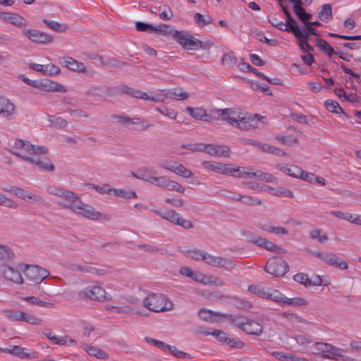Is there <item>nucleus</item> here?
Listing matches in <instances>:
<instances>
[{
  "label": "nucleus",
  "mask_w": 361,
  "mask_h": 361,
  "mask_svg": "<svg viewBox=\"0 0 361 361\" xmlns=\"http://www.w3.org/2000/svg\"><path fill=\"white\" fill-rule=\"evenodd\" d=\"M276 167L283 173L294 178H298V176L301 175L300 173H302V169L295 165L278 164Z\"/></svg>",
  "instance_id": "34"
},
{
  "label": "nucleus",
  "mask_w": 361,
  "mask_h": 361,
  "mask_svg": "<svg viewBox=\"0 0 361 361\" xmlns=\"http://www.w3.org/2000/svg\"><path fill=\"white\" fill-rule=\"evenodd\" d=\"M65 66L73 71H77L80 73H86V68L85 65L82 62H79L72 57H66L63 59Z\"/></svg>",
  "instance_id": "30"
},
{
  "label": "nucleus",
  "mask_w": 361,
  "mask_h": 361,
  "mask_svg": "<svg viewBox=\"0 0 361 361\" xmlns=\"http://www.w3.org/2000/svg\"><path fill=\"white\" fill-rule=\"evenodd\" d=\"M245 236L247 238L248 242L253 243L254 245H257L259 246L262 245V242L260 240H263L264 238L261 237L252 232L246 231L244 233Z\"/></svg>",
  "instance_id": "59"
},
{
  "label": "nucleus",
  "mask_w": 361,
  "mask_h": 361,
  "mask_svg": "<svg viewBox=\"0 0 361 361\" xmlns=\"http://www.w3.org/2000/svg\"><path fill=\"white\" fill-rule=\"evenodd\" d=\"M186 111L195 119L211 122L212 120V116L207 113V111L201 107H190L186 108Z\"/></svg>",
  "instance_id": "22"
},
{
  "label": "nucleus",
  "mask_w": 361,
  "mask_h": 361,
  "mask_svg": "<svg viewBox=\"0 0 361 361\" xmlns=\"http://www.w3.org/2000/svg\"><path fill=\"white\" fill-rule=\"evenodd\" d=\"M221 119L233 127L241 130H247L250 128H256L258 121L263 117L257 114L255 115L244 114L240 108H226L215 109Z\"/></svg>",
  "instance_id": "1"
},
{
  "label": "nucleus",
  "mask_w": 361,
  "mask_h": 361,
  "mask_svg": "<svg viewBox=\"0 0 361 361\" xmlns=\"http://www.w3.org/2000/svg\"><path fill=\"white\" fill-rule=\"evenodd\" d=\"M15 115V105L8 99L0 97V116L11 120Z\"/></svg>",
  "instance_id": "17"
},
{
  "label": "nucleus",
  "mask_w": 361,
  "mask_h": 361,
  "mask_svg": "<svg viewBox=\"0 0 361 361\" xmlns=\"http://www.w3.org/2000/svg\"><path fill=\"white\" fill-rule=\"evenodd\" d=\"M283 13L286 17V23L284 24L285 31L293 33L299 27L296 20L291 16L287 8H283Z\"/></svg>",
  "instance_id": "33"
},
{
  "label": "nucleus",
  "mask_w": 361,
  "mask_h": 361,
  "mask_svg": "<svg viewBox=\"0 0 361 361\" xmlns=\"http://www.w3.org/2000/svg\"><path fill=\"white\" fill-rule=\"evenodd\" d=\"M106 291L99 286H88L78 293V296L81 299L100 301L106 298Z\"/></svg>",
  "instance_id": "9"
},
{
  "label": "nucleus",
  "mask_w": 361,
  "mask_h": 361,
  "mask_svg": "<svg viewBox=\"0 0 361 361\" xmlns=\"http://www.w3.org/2000/svg\"><path fill=\"white\" fill-rule=\"evenodd\" d=\"M236 201H239L243 202V204L248 205V206H255V205H261L262 201L261 200L254 197L250 195H245L240 194V195H238L235 197Z\"/></svg>",
  "instance_id": "37"
},
{
  "label": "nucleus",
  "mask_w": 361,
  "mask_h": 361,
  "mask_svg": "<svg viewBox=\"0 0 361 361\" xmlns=\"http://www.w3.org/2000/svg\"><path fill=\"white\" fill-rule=\"evenodd\" d=\"M21 269L27 281L40 283L49 276V271L37 265L23 264Z\"/></svg>",
  "instance_id": "5"
},
{
  "label": "nucleus",
  "mask_w": 361,
  "mask_h": 361,
  "mask_svg": "<svg viewBox=\"0 0 361 361\" xmlns=\"http://www.w3.org/2000/svg\"><path fill=\"white\" fill-rule=\"evenodd\" d=\"M255 177L259 180H264L268 183H274L277 178L271 173H264L260 171L252 173V178Z\"/></svg>",
  "instance_id": "43"
},
{
  "label": "nucleus",
  "mask_w": 361,
  "mask_h": 361,
  "mask_svg": "<svg viewBox=\"0 0 361 361\" xmlns=\"http://www.w3.org/2000/svg\"><path fill=\"white\" fill-rule=\"evenodd\" d=\"M5 317L14 322L22 321L24 312L18 310H8L4 312Z\"/></svg>",
  "instance_id": "42"
},
{
  "label": "nucleus",
  "mask_w": 361,
  "mask_h": 361,
  "mask_svg": "<svg viewBox=\"0 0 361 361\" xmlns=\"http://www.w3.org/2000/svg\"><path fill=\"white\" fill-rule=\"evenodd\" d=\"M23 34L30 40L39 44H48L53 41L51 36L36 30H23Z\"/></svg>",
  "instance_id": "15"
},
{
  "label": "nucleus",
  "mask_w": 361,
  "mask_h": 361,
  "mask_svg": "<svg viewBox=\"0 0 361 361\" xmlns=\"http://www.w3.org/2000/svg\"><path fill=\"white\" fill-rule=\"evenodd\" d=\"M194 20L200 26H204L208 24H210L213 20L211 17H204L203 15L199 13H196L195 14Z\"/></svg>",
  "instance_id": "61"
},
{
  "label": "nucleus",
  "mask_w": 361,
  "mask_h": 361,
  "mask_svg": "<svg viewBox=\"0 0 361 361\" xmlns=\"http://www.w3.org/2000/svg\"><path fill=\"white\" fill-rule=\"evenodd\" d=\"M113 94V89L107 86H94L88 88L85 95L89 97H111Z\"/></svg>",
  "instance_id": "19"
},
{
  "label": "nucleus",
  "mask_w": 361,
  "mask_h": 361,
  "mask_svg": "<svg viewBox=\"0 0 361 361\" xmlns=\"http://www.w3.org/2000/svg\"><path fill=\"white\" fill-rule=\"evenodd\" d=\"M180 251L185 253L188 257H190L197 261L206 262V258L207 257L208 253L202 250L197 248L190 249L188 247H183L181 248Z\"/></svg>",
  "instance_id": "27"
},
{
  "label": "nucleus",
  "mask_w": 361,
  "mask_h": 361,
  "mask_svg": "<svg viewBox=\"0 0 361 361\" xmlns=\"http://www.w3.org/2000/svg\"><path fill=\"white\" fill-rule=\"evenodd\" d=\"M238 67L243 70L244 68H246L247 71L251 72L258 76L260 78H266V75L263 74L262 73L258 71L256 68H253L251 65H250L248 63L242 62L238 64Z\"/></svg>",
  "instance_id": "62"
},
{
  "label": "nucleus",
  "mask_w": 361,
  "mask_h": 361,
  "mask_svg": "<svg viewBox=\"0 0 361 361\" xmlns=\"http://www.w3.org/2000/svg\"><path fill=\"white\" fill-rule=\"evenodd\" d=\"M242 331L247 334L260 336L263 333V326L255 320L248 319Z\"/></svg>",
  "instance_id": "23"
},
{
  "label": "nucleus",
  "mask_w": 361,
  "mask_h": 361,
  "mask_svg": "<svg viewBox=\"0 0 361 361\" xmlns=\"http://www.w3.org/2000/svg\"><path fill=\"white\" fill-rule=\"evenodd\" d=\"M166 189L169 190H175L176 192H178L180 193H184L185 192V188L184 187L180 185V183H177L176 181L175 180H171L169 178L168 181H167V183H166Z\"/></svg>",
  "instance_id": "57"
},
{
  "label": "nucleus",
  "mask_w": 361,
  "mask_h": 361,
  "mask_svg": "<svg viewBox=\"0 0 361 361\" xmlns=\"http://www.w3.org/2000/svg\"><path fill=\"white\" fill-rule=\"evenodd\" d=\"M205 263L217 268L224 269L228 271H231L236 267L235 261L219 256H214L209 253L207 255V257L206 258Z\"/></svg>",
  "instance_id": "11"
},
{
  "label": "nucleus",
  "mask_w": 361,
  "mask_h": 361,
  "mask_svg": "<svg viewBox=\"0 0 361 361\" xmlns=\"http://www.w3.org/2000/svg\"><path fill=\"white\" fill-rule=\"evenodd\" d=\"M0 351L11 354L21 359H35L37 353L20 345H13L11 348H0Z\"/></svg>",
  "instance_id": "14"
},
{
  "label": "nucleus",
  "mask_w": 361,
  "mask_h": 361,
  "mask_svg": "<svg viewBox=\"0 0 361 361\" xmlns=\"http://www.w3.org/2000/svg\"><path fill=\"white\" fill-rule=\"evenodd\" d=\"M324 106H325L326 109L330 112L336 113V114L341 113V114H344L345 116H348V114L343 110L341 106L339 105V104L336 101H334V100H331V99L326 100L324 102Z\"/></svg>",
  "instance_id": "38"
},
{
  "label": "nucleus",
  "mask_w": 361,
  "mask_h": 361,
  "mask_svg": "<svg viewBox=\"0 0 361 361\" xmlns=\"http://www.w3.org/2000/svg\"><path fill=\"white\" fill-rule=\"evenodd\" d=\"M237 63V59L234 53L231 51L224 54L221 59V64L227 65L228 66H233Z\"/></svg>",
  "instance_id": "54"
},
{
  "label": "nucleus",
  "mask_w": 361,
  "mask_h": 361,
  "mask_svg": "<svg viewBox=\"0 0 361 361\" xmlns=\"http://www.w3.org/2000/svg\"><path fill=\"white\" fill-rule=\"evenodd\" d=\"M42 90L46 92H66V88L61 84L51 80H44L39 84Z\"/></svg>",
  "instance_id": "29"
},
{
  "label": "nucleus",
  "mask_w": 361,
  "mask_h": 361,
  "mask_svg": "<svg viewBox=\"0 0 361 361\" xmlns=\"http://www.w3.org/2000/svg\"><path fill=\"white\" fill-rule=\"evenodd\" d=\"M68 269L72 271H77L82 273L94 274L97 275L104 274L105 271L103 269H98L95 267L89 265H80L75 264H69Z\"/></svg>",
  "instance_id": "28"
},
{
  "label": "nucleus",
  "mask_w": 361,
  "mask_h": 361,
  "mask_svg": "<svg viewBox=\"0 0 361 361\" xmlns=\"http://www.w3.org/2000/svg\"><path fill=\"white\" fill-rule=\"evenodd\" d=\"M83 349L91 356H94L99 359H107L108 354L103 350L99 349L95 346H90L87 345H83Z\"/></svg>",
  "instance_id": "35"
},
{
  "label": "nucleus",
  "mask_w": 361,
  "mask_h": 361,
  "mask_svg": "<svg viewBox=\"0 0 361 361\" xmlns=\"http://www.w3.org/2000/svg\"><path fill=\"white\" fill-rule=\"evenodd\" d=\"M252 35L257 37L260 42L266 43L267 45L271 47H276L278 45L279 42L275 39H268L264 35V34L258 30H251Z\"/></svg>",
  "instance_id": "41"
},
{
  "label": "nucleus",
  "mask_w": 361,
  "mask_h": 361,
  "mask_svg": "<svg viewBox=\"0 0 361 361\" xmlns=\"http://www.w3.org/2000/svg\"><path fill=\"white\" fill-rule=\"evenodd\" d=\"M258 227L262 230L274 234H288V231L283 227H276L271 225L269 221L260 222Z\"/></svg>",
  "instance_id": "32"
},
{
  "label": "nucleus",
  "mask_w": 361,
  "mask_h": 361,
  "mask_svg": "<svg viewBox=\"0 0 361 361\" xmlns=\"http://www.w3.org/2000/svg\"><path fill=\"white\" fill-rule=\"evenodd\" d=\"M14 258V253L7 245H0V260L3 262H9Z\"/></svg>",
  "instance_id": "40"
},
{
  "label": "nucleus",
  "mask_w": 361,
  "mask_h": 361,
  "mask_svg": "<svg viewBox=\"0 0 361 361\" xmlns=\"http://www.w3.org/2000/svg\"><path fill=\"white\" fill-rule=\"evenodd\" d=\"M153 212L161 218L169 221L174 225L180 226L183 228H192L194 226L193 224L190 220L183 219L175 210L166 209L162 212L160 210L154 209Z\"/></svg>",
  "instance_id": "6"
},
{
  "label": "nucleus",
  "mask_w": 361,
  "mask_h": 361,
  "mask_svg": "<svg viewBox=\"0 0 361 361\" xmlns=\"http://www.w3.org/2000/svg\"><path fill=\"white\" fill-rule=\"evenodd\" d=\"M0 273L8 281H11L17 284L23 283V280L18 270L14 269L9 266L3 264L0 266Z\"/></svg>",
  "instance_id": "18"
},
{
  "label": "nucleus",
  "mask_w": 361,
  "mask_h": 361,
  "mask_svg": "<svg viewBox=\"0 0 361 361\" xmlns=\"http://www.w3.org/2000/svg\"><path fill=\"white\" fill-rule=\"evenodd\" d=\"M49 121L50 125L56 128H63L66 127L68 122L66 119L62 117L56 116H49Z\"/></svg>",
  "instance_id": "45"
},
{
  "label": "nucleus",
  "mask_w": 361,
  "mask_h": 361,
  "mask_svg": "<svg viewBox=\"0 0 361 361\" xmlns=\"http://www.w3.org/2000/svg\"><path fill=\"white\" fill-rule=\"evenodd\" d=\"M332 16V6L329 4H324L322 6V10L319 13V18L322 20H328Z\"/></svg>",
  "instance_id": "52"
},
{
  "label": "nucleus",
  "mask_w": 361,
  "mask_h": 361,
  "mask_svg": "<svg viewBox=\"0 0 361 361\" xmlns=\"http://www.w3.org/2000/svg\"><path fill=\"white\" fill-rule=\"evenodd\" d=\"M284 296L280 291L278 290L268 289V295H267L266 298L270 299L276 302L283 303L285 301Z\"/></svg>",
  "instance_id": "44"
},
{
  "label": "nucleus",
  "mask_w": 361,
  "mask_h": 361,
  "mask_svg": "<svg viewBox=\"0 0 361 361\" xmlns=\"http://www.w3.org/2000/svg\"><path fill=\"white\" fill-rule=\"evenodd\" d=\"M71 210L85 218L93 220L98 219L102 216L100 212H96L92 206L83 203L80 199Z\"/></svg>",
  "instance_id": "12"
},
{
  "label": "nucleus",
  "mask_w": 361,
  "mask_h": 361,
  "mask_svg": "<svg viewBox=\"0 0 361 361\" xmlns=\"http://www.w3.org/2000/svg\"><path fill=\"white\" fill-rule=\"evenodd\" d=\"M262 151L264 152L269 153L271 154H276L278 156H285L286 154L278 147L270 146L268 144L264 143L262 145Z\"/></svg>",
  "instance_id": "55"
},
{
  "label": "nucleus",
  "mask_w": 361,
  "mask_h": 361,
  "mask_svg": "<svg viewBox=\"0 0 361 361\" xmlns=\"http://www.w3.org/2000/svg\"><path fill=\"white\" fill-rule=\"evenodd\" d=\"M173 173L181 176L183 178H188L193 176L192 172L186 169L183 164H178L177 166H176V169H174Z\"/></svg>",
  "instance_id": "56"
},
{
  "label": "nucleus",
  "mask_w": 361,
  "mask_h": 361,
  "mask_svg": "<svg viewBox=\"0 0 361 361\" xmlns=\"http://www.w3.org/2000/svg\"><path fill=\"white\" fill-rule=\"evenodd\" d=\"M173 37L185 49L197 50L202 46L201 40L195 38L188 32L175 30Z\"/></svg>",
  "instance_id": "7"
},
{
  "label": "nucleus",
  "mask_w": 361,
  "mask_h": 361,
  "mask_svg": "<svg viewBox=\"0 0 361 361\" xmlns=\"http://www.w3.org/2000/svg\"><path fill=\"white\" fill-rule=\"evenodd\" d=\"M127 65L128 63L125 61H119L115 58H109L104 61L103 66H106L111 68H119Z\"/></svg>",
  "instance_id": "51"
},
{
  "label": "nucleus",
  "mask_w": 361,
  "mask_h": 361,
  "mask_svg": "<svg viewBox=\"0 0 361 361\" xmlns=\"http://www.w3.org/2000/svg\"><path fill=\"white\" fill-rule=\"evenodd\" d=\"M293 280L299 283L304 284L306 287L312 286V280L304 273H299L293 276Z\"/></svg>",
  "instance_id": "60"
},
{
  "label": "nucleus",
  "mask_w": 361,
  "mask_h": 361,
  "mask_svg": "<svg viewBox=\"0 0 361 361\" xmlns=\"http://www.w3.org/2000/svg\"><path fill=\"white\" fill-rule=\"evenodd\" d=\"M142 305L154 312L171 310L173 302L162 293H149L142 301Z\"/></svg>",
  "instance_id": "2"
},
{
  "label": "nucleus",
  "mask_w": 361,
  "mask_h": 361,
  "mask_svg": "<svg viewBox=\"0 0 361 361\" xmlns=\"http://www.w3.org/2000/svg\"><path fill=\"white\" fill-rule=\"evenodd\" d=\"M313 255L317 258L325 262L329 265L335 266L341 269L345 270L348 268V264L339 258L336 254L326 252H316Z\"/></svg>",
  "instance_id": "10"
},
{
  "label": "nucleus",
  "mask_w": 361,
  "mask_h": 361,
  "mask_svg": "<svg viewBox=\"0 0 361 361\" xmlns=\"http://www.w3.org/2000/svg\"><path fill=\"white\" fill-rule=\"evenodd\" d=\"M63 201L58 202V204L63 207V208L71 209L72 207L78 202L80 197L77 193L73 191L66 190H63L62 193L59 196Z\"/></svg>",
  "instance_id": "16"
},
{
  "label": "nucleus",
  "mask_w": 361,
  "mask_h": 361,
  "mask_svg": "<svg viewBox=\"0 0 361 361\" xmlns=\"http://www.w3.org/2000/svg\"><path fill=\"white\" fill-rule=\"evenodd\" d=\"M112 89L113 92H115L116 93H123L133 98L140 99L142 96H146L145 92H142V91L137 89L131 88L128 85L123 84L120 85L116 87L115 88Z\"/></svg>",
  "instance_id": "24"
},
{
  "label": "nucleus",
  "mask_w": 361,
  "mask_h": 361,
  "mask_svg": "<svg viewBox=\"0 0 361 361\" xmlns=\"http://www.w3.org/2000/svg\"><path fill=\"white\" fill-rule=\"evenodd\" d=\"M3 20L6 21L18 27L25 26L27 25L26 20L16 13L4 12L1 14Z\"/></svg>",
  "instance_id": "20"
},
{
  "label": "nucleus",
  "mask_w": 361,
  "mask_h": 361,
  "mask_svg": "<svg viewBox=\"0 0 361 361\" xmlns=\"http://www.w3.org/2000/svg\"><path fill=\"white\" fill-rule=\"evenodd\" d=\"M112 192L115 196L124 199H132L137 197L135 192L129 190H118L113 188Z\"/></svg>",
  "instance_id": "50"
},
{
  "label": "nucleus",
  "mask_w": 361,
  "mask_h": 361,
  "mask_svg": "<svg viewBox=\"0 0 361 361\" xmlns=\"http://www.w3.org/2000/svg\"><path fill=\"white\" fill-rule=\"evenodd\" d=\"M250 293L257 295L261 298H266L268 295V289H265L264 287L257 285H250L247 288Z\"/></svg>",
  "instance_id": "48"
},
{
  "label": "nucleus",
  "mask_w": 361,
  "mask_h": 361,
  "mask_svg": "<svg viewBox=\"0 0 361 361\" xmlns=\"http://www.w3.org/2000/svg\"><path fill=\"white\" fill-rule=\"evenodd\" d=\"M317 46L324 52L326 53L329 58H331L334 54L338 55L341 59L349 61L350 59L343 57V53L334 51V48L324 39H317Z\"/></svg>",
  "instance_id": "26"
},
{
  "label": "nucleus",
  "mask_w": 361,
  "mask_h": 361,
  "mask_svg": "<svg viewBox=\"0 0 361 361\" xmlns=\"http://www.w3.org/2000/svg\"><path fill=\"white\" fill-rule=\"evenodd\" d=\"M289 270V266L282 257H272L268 259L264 271L276 277L283 276Z\"/></svg>",
  "instance_id": "4"
},
{
  "label": "nucleus",
  "mask_w": 361,
  "mask_h": 361,
  "mask_svg": "<svg viewBox=\"0 0 361 361\" xmlns=\"http://www.w3.org/2000/svg\"><path fill=\"white\" fill-rule=\"evenodd\" d=\"M168 94L173 95L177 100L180 101L186 100L189 97V94L180 87L169 90Z\"/></svg>",
  "instance_id": "47"
},
{
  "label": "nucleus",
  "mask_w": 361,
  "mask_h": 361,
  "mask_svg": "<svg viewBox=\"0 0 361 361\" xmlns=\"http://www.w3.org/2000/svg\"><path fill=\"white\" fill-rule=\"evenodd\" d=\"M15 195L21 200L27 201L32 200L34 202H40L42 201V198L35 194H32L26 190L21 188L17 187L15 191Z\"/></svg>",
  "instance_id": "31"
},
{
  "label": "nucleus",
  "mask_w": 361,
  "mask_h": 361,
  "mask_svg": "<svg viewBox=\"0 0 361 361\" xmlns=\"http://www.w3.org/2000/svg\"><path fill=\"white\" fill-rule=\"evenodd\" d=\"M344 350L336 348L331 345V348H327L325 354L322 355L324 358L337 360L339 357H343Z\"/></svg>",
  "instance_id": "39"
},
{
  "label": "nucleus",
  "mask_w": 361,
  "mask_h": 361,
  "mask_svg": "<svg viewBox=\"0 0 361 361\" xmlns=\"http://www.w3.org/2000/svg\"><path fill=\"white\" fill-rule=\"evenodd\" d=\"M11 152L21 159L37 166L42 171H53L55 169L54 166L47 157H30V156L21 152Z\"/></svg>",
  "instance_id": "8"
},
{
  "label": "nucleus",
  "mask_w": 361,
  "mask_h": 361,
  "mask_svg": "<svg viewBox=\"0 0 361 361\" xmlns=\"http://www.w3.org/2000/svg\"><path fill=\"white\" fill-rule=\"evenodd\" d=\"M260 240L262 242V245H260L259 247H264L269 251L276 252L277 254L286 252V251L284 249H283L280 246L276 245L273 242L268 240L265 238H264L263 240Z\"/></svg>",
  "instance_id": "36"
},
{
  "label": "nucleus",
  "mask_w": 361,
  "mask_h": 361,
  "mask_svg": "<svg viewBox=\"0 0 361 361\" xmlns=\"http://www.w3.org/2000/svg\"><path fill=\"white\" fill-rule=\"evenodd\" d=\"M116 312L117 314H125L135 313V314H141V315H143V316H146V315L148 314L147 313H145L144 311H136V312H134L133 307H131L129 305H125V306H123V307H116Z\"/></svg>",
  "instance_id": "53"
},
{
  "label": "nucleus",
  "mask_w": 361,
  "mask_h": 361,
  "mask_svg": "<svg viewBox=\"0 0 361 361\" xmlns=\"http://www.w3.org/2000/svg\"><path fill=\"white\" fill-rule=\"evenodd\" d=\"M174 31L171 26L169 25L161 24L158 26H154L153 32L162 35H169L174 33Z\"/></svg>",
  "instance_id": "49"
},
{
  "label": "nucleus",
  "mask_w": 361,
  "mask_h": 361,
  "mask_svg": "<svg viewBox=\"0 0 361 361\" xmlns=\"http://www.w3.org/2000/svg\"><path fill=\"white\" fill-rule=\"evenodd\" d=\"M310 236L313 239L317 240L320 243L326 242L328 240L327 235L326 234H322V231L319 228L312 230L310 233Z\"/></svg>",
  "instance_id": "64"
},
{
  "label": "nucleus",
  "mask_w": 361,
  "mask_h": 361,
  "mask_svg": "<svg viewBox=\"0 0 361 361\" xmlns=\"http://www.w3.org/2000/svg\"><path fill=\"white\" fill-rule=\"evenodd\" d=\"M283 304L288 305L289 306L298 307L306 305L307 303L305 300L300 297L293 298H288L286 297L285 301H283Z\"/></svg>",
  "instance_id": "58"
},
{
  "label": "nucleus",
  "mask_w": 361,
  "mask_h": 361,
  "mask_svg": "<svg viewBox=\"0 0 361 361\" xmlns=\"http://www.w3.org/2000/svg\"><path fill=\"white\" fill-rule=\"evenodd\" d=\"M25 300L32 305H37V306L42 307H54V304L53 302L43 301L35 296L27 297L25 298Z\"/></svg>",
  "instance_id": "46"
},
{
  "label": "nucleus",
  "mask_w": 361,
  "mask_h": 361,
  "mask_svg": "<svg viewBox=\"0 0 361 361\" xmlns=\"http://www.w3.org/2000/svg\"><path fill=\"white\" fill-rule=\"evenodd\" d=\"M202 165L204 169H209L221 174H226L230 176L233 175V171L240 170L239 166L233 167L232 164H224L216 161H204L202 163Z\"/></svg>",
  "instance_id": "13"
},
{
  "label": "nucleus",
  "mask_w": 361,
  "mask_h": 361,
  "mask_svg": "<svg viewBox=\"0 0 361 361\" xmlns=\"http://www.w3.org/2000/svg\"><path fill=\"white\" fill-rule=\"evenodd\" d=\"M276 139L280 141L283 145H287L288 146H292L293 145H295L298 142V140L294 137L293 135L288 136H277Z\"/></svg>",
  "instance_id": "63"
},
{
  "label": "nucleus",
  "mask_w": 361,
  "mask_h": 361,
  "mask_svg": "<svg viewBox=\"0 0 361 361\" xmlns=\"http://www.w3.org/2000/svg\"><path fill=\"white\" fill-rule=\"evenodd\" d=\"M15 152H21L25 154H28L30 157H41V155L47 154L48 149L44 146H35L28 141L17 139L14 142Z\"/></svg>",
  "instance_id": "3"
},
{
  "label": "nucleus",
  "mask_w": 361,
  "mask_h": 361,
  "mask_svg": "<svg viewBox=\"0 0 361 361\" xmlns=\"http://www.w3.org/2000/svg\"><path fill=\"white\" fill-rule=\"evenodd\" d=\"M114 116L117 117L120 122L124 123H130L132 124L136 125L137 127L135 128L136 130H144L151 126V125L147 121L140 118H130L128 116H118L116 115Z\"/></svg>",
  "instance_id": "21"
},
{
  "label": "nucleus",
  "mask_w": 361,
  "mask_h": 361,
  "mask_svg": "<svg viewBox=\"0 0 361 361\" xmlns=\"http://www.w3.org/2000/svg\"><path fill=\"white\" fill-rule=\"evenodd\" d=\"M214 314L221 317H224L229 321L231 324H233L235 326L242 330V328L245 325L246 322L249 319L248 318L243 316H234L229 314H224L221 312H214Z\"/></svg>",
  "instance_id": "25"
}]
</instances>
